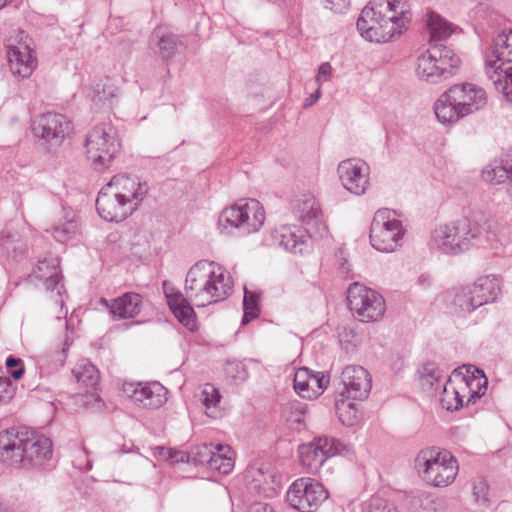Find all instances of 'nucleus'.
Masks as SVG:
<instances>
[{
  "label": "nucleus",
  "instance_id": "1",
  "mask_svg": "<svg viewBox=\"0 0 512 512\" xmlns=\"http://www.w3.org/2000/svg\"><path fill=\"white\" fill-rule=\"evenodd\" d=\"M163 291L167 304L178 321L193 330L196 315L191 303L205 307L226 299L233 288V281L224 268L214 262L199 261L187 272L185 294L169 281H164Z\"/></svg>",
  "mask_w": 512,
  "mask_h": 512
},
{
  "label": "nucleus",
  "instance_id": "2",
  "mask_svg": "<svg viewBox=\"0 0 512 512\" xmlns=\"http://www.w3.org/2000/svg\"><path fill=\"white\" fill-rule=\"evenodd\" d=\"M52 441L27 428L11 427L0 432V463L15 470L28 471L50 460Z\"/></svg>",
  "mask_w": 512,
  "mask_h": 512
},
{
  "label": "nucleus",
  "instance_id": "3",
  "mask_svg": "<svg viewBox=\"0 0 512 512\" xmlns=\"http://www.w3.org/2000/svg\"><path fill=\"white\" fill-rule=\"evenodd\" d=\"M501 236L491 222L481 224L476 219L463 217L437 226L430 237V246L442 253L457 255L472 247H494Z\"/></svg>",
  "mask_w": 512,
  "mask_h": 512
},
{
  "label": "nucleus",
  "instance_id": "4",
  "mask_svg": "<svg viewBox=\"0 0 512 512\" xmlns=\"http://www.w3.org/2000/svg\"><path fill=\"white\" fill-rule=\"evenodd\" d=\"M406 3L402 0H372L357 20L361 36L371 42H387L409 22Z\"/></svg>",
  "mask_w": 512,
  "mask_h": 512
},
{
  "label": "nucleus",
  "instance_id": "5",
  "mask_svg": "<svg viewBox=\"0 0 512 512\" xmlns=\"http://www.w3.org/2000/svg\"><path fill=\"white\" fill-rule=\"evenodd\" d=\"M293 210L298 219L306 226L305 230L283 226L276 230L274 238L287 251L303 255L311 248V240L322 239L328 234V228L322 219V211L311 195H303L294 200Z\"/></svg>",
  "mask_w": 512,
  "mask_h": 512
},
{
  "label": "nucleus",
  "instance_id": "6",
  "mask_svg": "<svg viewBox=\"0 0 512 512\" xmlns=\"http://www.w3.org/2000/svg\"><path fill=\"white\" fill-rule=\"evenodd\" d=\"M487 103L484 89L471 84H456L445 91L434 104V112L443 124H452L483 108Z\"/></svg>",
  "mask_w": 512,
  "mask_h": 512
},
{
  "label": "nucleus",
  "instance_id": "7",
  "mask_svg": "<svg viewBox=\"0 0 512 512\" xmlns=\"http://www.w3.org/2000/svg\"><path fill=\"white\" fill-rule=\"evenodd\" d=\"M485 72L496 90L512 102V29L493 39L485 54Z\"/></svg>",
  "mask_w": 512,
  "mask_h": 512
},
{
  "label": "nucleus",
  "instance_id": "8",
  "mask_svg": "<svg viewBox=\"0 0 512 512\" xmlns=\"http://www.w3.org/2000/svg\"><path fill=\"white\" fill-rule=\"evenodd\" d=\"M460 63L451 48L435 43L418 56L415 73L421 81L438 84L452 77Z\"/></svg>",
  "mask_w": 512,
  "mask_h": 512
},
{
  "label": "nucleus",
  "instance_id": "9",
  "mask_svg": "<svg viewBox=\"0 0 512 512\" xmlns=\"http://www.w3.org/2000/svg\"><path fill=\"white\" fill-rule=\"evenodd\" d=\"M265 221V211L258 200H239L225 208L218 219L219 228L227 234L235 231L248 235L260 230Z\"/></svg>",
  "mask_w": 512,
  "mask_h": 512
},
{
  "label": "nucleus",
  "instance_id": "10",
  "mask_svg": "<svg viewBox=\"0 0 512 512\" xmlns=\"http://www.w3.org/2000/svg\"><path fill=\"white\" fill-rule=\"evenodd\" d=\"M415 463L421 477L435 487L451 484L459 470L455 457L449 451L438 448L422 450Z\"/></svg>",
  "mask_w": 512,
  "mask_h": 512
},
{
  "label": "nucleus",
  "instance_id": "11",
  "mask_svg": "<svg viewBox=\"0 0 512 512\" xmlns=\"http://www.w3.org/2000/svg\"><path fill=\"white\" fill-rule=\"evenodd\" d=\"M85 149L87 159L95 170L107 168L120 151L116 128L110 122L94 126L86 135Z\"/></svg>",
  "mask_w": 512,
  "mask_h": 512
},
{
  "label": "nucleus",
  "instance_id": "12",
  "mask_svg": "<svg viewBox=\"0 0 512 512\" xmlns=\"http://www.w3.org/2000/svg\"><path fill=\"white\" fill-rule=\"evenodd\" d=\"M395 211L379 209L370 226V243L380 252H393L401 246L405 230Z\"/></svg>",
  "mask_w": 512,
  "mask_h": 512
},
{
  "label": "nucleus",
  "instance_id": "13",
  "mask_svg": "<svg viewBox=\"0 0 512 512\" xmlns=\"http://www.w3.org/2000/svg\"><path fill=\"white\" fill-rule=\"evenodd\" d=\"M347 301L349 309L361 322L378 321L386 311L383 296L358 282L352 283L347 289Z\"/></svg>",
  "mask_w": 512,
  "mask_h": 512
},
{
  "label": "nucleus",
  "instance_id": "14",
  "mask_svg": "<svg viewBox=\"0 0 512 512\" xmlns=\"http://www.w3.org/2000/svg\"><path fill=\"white\" fill-rule=\"evenodd\" d=\"M327 497L323 484L309 477L295 480L286 493L289 505L300 512L316 511Z\"/></svg>",
  "mask_w": 512,
  "mask_h": 512
},
{
  "label": "nucleus",
  "instance_id": "15",
  "mask_svg": "<svg viewBox=\"0 0 512 512\" xmlns=\"http://www.w3.org/2000/svg\"><path fill=\"white\" fill-rule=\"evenodd\" d=\"M34 135L51 146L60 145L71 133V121L60 113H43L33 120Z\"/></svg>",
  "mask_w": 512,
  "mask_h": 512
},
{
  "label": "nucleus",
  "instance_id": "16",
  "mask_svg": "<svg viewBox=\"0 0 512 512\" xmlns=\"http://www.w3.org/2000/svg\"><path fill=\"white\" fill-rule=\"evenodd\" d=\"M369 166L361 159H346L339 163L337 172L343 187L352 194H364L369 185Z\"/></svg>",
  "mask_w": 512,
  "mask_h": 512
},
{
  "label": "nucleus",
  "instance_id": "17",
  "mask_svg": "<svg viewBox=\"0 0 512 512\" xmlns=\"http://www.w3.org/2000/svg\"><path fill=\"white\" fill-rule=\"evenodd\" d=\"M133 211L137 210L148 192V185L136 176L116 175L106 185Z\"/></svg>",
  "mask_w": 512,
  "mask_h": 512
},
{
  "label": "nucleus",
  "instance_id": "18",
  "mask_svg": "<svg viewBox=\"0 0 512 512\" xmlns=\"http://www.w3.org/2000/svg\"><path fill=\"white\" fill-rule=\"evenodd\" d=\"M341 382L347 399L364 400L371 390V377L366 369L358 365L346 366L341 373Z\"/></svg>",
  "mask_w": 512,
  "mask_h": 512
},
{
  "label": "nucleus",
  "instance_id": "19",
  "mask_svg": "<svg viewBox=\"0 0 512 512\" xmlns=\"http://www.w3.org/2000/svg\"><path fill=\"white\" fill-rule=\"evenodd\" d=\"M126 395L144 408L156 409L167 401V389L159 382L130 383L124 386Z\"/></svg>",
  "mask_w": 512,
  "mask_h": 512
},
{
  "label": "nucleus",
  "instance_id": "20",
  "mask_svg": "<svg viewBox=\"0 0 512 512\" xmlns=\"http://www.w3.org/2000/svg\"><path fill=\"white\" fill-rule=\"evenodd\" d=\"M96 209L99 216L108 222H121L134 212L133 208L119 199L107 186L103 187L98 193Z\"/></svg>",
  "mask_w": 512,
  "mask_h": 512
},
{
  "label": "nucleus",
  "instance_id": "21",
  "mask_svg": "<svg viewBox=\"0 0 512 512\" xmlns=\"http://www.w3.org/2000/svg\"><path fill=\"white\" fill-rule=\"evenodd\" d=\"M32 277L44 281L46 291L51 293L56 304L63 303L62 292L64 286L61 283L62 276L55 259L39 261L36 269L32 273Z\"/></svg>",
  "mask_w": 512,
  "mask_h": 512
},
{
  "label": "nucleus",
  "instance_id": "22",
  "mask_svg": "<svg viewBox=\"0 0 512 512\" xmlns=\"http://www.w3.org/2000/svg\"><path fill=\"white\" fill-rule=\"evenodd\" d=\"M7 58L11 72L21 78L29 77L37 63L33 50L21 43L8 46Z\"/></svg>",
  "mask_w": 512,
  "mask_h": 512
},
{
  "label": "nucleus",
  "instance_id": "23",
  "mask_svg": "<svg viewBox=\"0 0 512 512\" xmlns=\"http://www.w3.org/2000/svg\"><path fill=\"white\" fill-rule=\"evenodd\" d=\"M142 300L143 299L140 294L127 292L110 302L104 298L101 301L106 304L113 318L115 320H120L136 317L141 311Z\"/></svg>",
  "mask_w": 512,
  "mask_h": 512
},
{
  "label": "nucleus",
  "instance_id": "24",
  "mask_svg": "<svg viewBox=\"0 0 512 512\" xmlns=\"http://www.w3.org/2000/svg\"><path fill=\"white\" fill-rule=\"evenodd\" d=\"M27 244L20 234L9 227L0 232V253L6 258L19 261L27 252Z\"/></svg>",
  "mask_w": 512,
  "mask_h": 512
},
{
  "label": "nucleus",
  "instance_id": "25",
  "mask_svg": "<svg viewBox=\"0 0 512 512\" xmlns=\"http://www.w3.org/2000/svg\"><path fill=\"white\" fill-rule=\"evenodd\" d=\"M470 287L480 306L495 301L501 292L500 280L494 275L480 277Z\"/></svg>",
  "mask_w": 512,
  "mask_h": 512
},
{
  "label": "nucleus",
  "instance_id": "26",
  "mask_svg": "<svg viewBox=\"0 0 512 512\" xmlns=\"http://www.w3.org/2000/svg\"><path fill=\"white\" fill-rule=\"evenodd\" d=\"M152 41L155 42L158 47V54L164 61L173 58L183 46V42L178 35L163 32L161 29H156L153 32Z\"/></svg>",
  "mask_w": 512,
  "mask_h": 512
},
{
  "label": "nucleus",
  "instance_id": "27",
  "mask_svg": "<svg viewBox=\"0 0 512 512\" xmlns=\"http://www.w3.org/2000/svg\"><path fill=\"white\" fill-rule=\"evenodd\" d=\"M77 381L87 391L95 390L99 384L100 374L98 369L87 359H81L72 370Z\"/></svg>",
  "mask_w": 512,
  "mask_h": 512
},
{
  "label": "nucleus",
  "instance_id": "28",
  "mask_svg": "<svg viewBox=\"0 0 512 512\" xmlns=\"http://www.w3.org/2000/svg\"><path fill=\"white\" fill-rule=\"evenodd\" d=\"M478 301L469 285L453 292L451 307L454 313L465 316L480 307Z\"/></svg>",
  "mask_w": 512,
  "mask_h": 512
},
{
  "label": "nucleus",
  "instance_id": "29",
  "mask_svg": "<svg viewBox=\"0 0 512 512\" xmlns=\"http://www.w3.org/2000/svg\"><path fill=\"white\" fill-rule=\"evenodd\" d=\"M214 465H207V470L219 475H228L234 468V452L228 445L217 444L213 452Z\"/></svg>",
  "mask_w": 512,
  "mask_h": 512
},
{
  "label": "nucleus",
  "instance_id": "30",
  "mask_svg": "<svg viewBox=\"0 0 512 512\" xmlns=\"http://www.w3.org/2000/svg\"><path fill=\"white\" fill-rule=\"evenodd\" d=\"M317 382L314 373L306 367L299 368L293 378V387L295 392L302 398H315L313 385Z\"/></svg>",
  "mask_w": 512,
  "mask_h": 512
},
{
  "label": "nucleus",
  "instance_id": "31",
  "mask_svg": "<svg viewBox=\"0 0 512 512\" xmlns=\"http://www.w3.org/2000/svg\"><path fill=\"white\" fill-rule=\"evenodd\" d=\"M421 386L424 390L433 393L442 387L443 372L434 362L425 363L420 370Z\"/></svg>",
  "mask_w": 512,
  "mask_h": 512
},
{
  "label": "nucleus",
  "instance_id": "32",
  "mask_svg": "<svg viewBox=\"0 0 512 512\" xmlns=\"http://www.w3.org/2000/svg\"><path fill=\"white\" fill-rule=\"evenodd\" d=\"M216 449V445L212 443L199 444L191 448L189 453H186L185 461L194 464L195 466H203L207 468V465H214L216 460H213V452Z\"/></svg>",
  "mask_w": 512,
  "mask_h": 512
},
{
  "label": "nucleus",
  "instance_id": "33",
  "mask_svg": "<svg viewBox=\"0 0 512 512\" xmlns=\"http://www.w3.org/2000/svg\"><path fill=\"white\" fill-rule=\"evenodd\" d=\"M299 458L301 465L312 473L317 472L326 462V456L311 443L299 447Z\"/></svg>",
  "mask_w": 512,
  "mask_h": 512
},
{
  "label": "nucleus",
  "instance_id": "34",
  "mask_svg": "<svg viewBox=\"0 0 512 512\" xmlns=\"http://www.w3.org/2000/svg\"><path fill=\"white\" fill-rule=\"evenodd\" d=\"M482 178L491 184L509 181L512 188V160H507L501 165L487 166L482 171Z\"/></svg>",
  "mask_w": 512,
  "mask_h": 512
},
{
  "label": "nucleus",
  "instance_id": "35",
  "mask_svg": "<svg viewBox=\"0 0 512 512\" xmlns=\"http://www.w3.org/2000/svg\"><path fill=\"white\" fill-rule=\"evenodd\" d=\"M46 231L51 233L56 241L65 243L76 236L78 225L74 215L66 216L64 221H59Z\"/></svg>",
  "mask_w": 512,
  "mask_h": 512
},
{
  "label": "nucleus",
  "instance_id": "36",
  "mask_svg": "<svg viewBox=\"0 0 512 512\" xmlns=\"http://www.w3.org/2000/svg\"><path fill=\"white\" fill-rule=\"evenodd\" d=\"M117 95V88L109 79L101 80L93 87L92 101L95 105L110 107Z\"/></svg>",
  "mask_w": 512,
  "mask_h": 512
},
{
  "label": "nucleus",
  "instance_id": "37",
  "mask_svg": "<svg viewBox=\"0 0 512 512\" xmlns=\"http://www.w3.org/2000/svg\"><path fill=\"white\" fill-rule=\"evenodd\" d=\"M427 26L432 41H441L451 35L449 23L435 12H429L427 14Z\"/></svg>",
  "mask_w": 512,
  "mask_h": 512
},
{
  "label": "nucleus",
  "instance_id": "38",
  "mask_svg": "<svg viewBox=\"0 0 512 512\" xmlns=\"http://www.w3.org/2000/svg\"><path fill=\"white\" fill-rule=\"evenodd\" d=\"M466 386L469 388L470 396L467 403L474 401L484 395L487 389V378L483 371L476 369V374H473L469 379L464 377Z\"/></svg>",
  "mask_w": 512,
  "mask_h": 512
},
{
  "label": "nucleus",
  "instance_id": "39",
  "mask_svg": "<svg viewBox=\"0 0 512 512\" xmlns=\"http://www.w3.org/2000/svg\"><path fill=\"white\" fill-rule=\"evenodd\" d=\"M259 295L256 292L244 289L243 299V318L242 325L248 324L251 320L255 319L259 315Z\"/></svg>",
  "mask_w": 512,
  "mask_h": 512
},
{
  "label": "nucleus",
  "instance_id": "40",
  "mask_svg": "<svg viewBox=\"0 0 512 512\" xmlns=\"http://www.w3.org/2000/svg\"><path fill=\"white\" fill-rule=\"evenodd\" d=\"M311 444L316 448V450H319L320 453L326 456V460L339 454L344 448V445L339 440L328 436L319 437Z\"/></svg>",
  "mask_w": 512,
  "mask_h": 512
},
{
  "label": "nucleus",
  "instance_id": "41",
  "mask_svg": "<svg viewBox=\"0 0 512 512\" xmlns=\"http://www.w3.org/2000/svg\"><path fill=\"white\" fill-rule=\"evenodd\" d=\"M224 373L235 382H243L248 378V370L245 364L239 360H227Z\"/></svg>",
  "mask_w": 512,
  "mask_h": 512
},
{
  "label": "nucleus",
  "instance_id": "42",
  "mask_svg": "<svg viewBox=\"0 0 512 512\" xmlns=\"http://www.w3.org/2000/svg\"><path fill=\"white\" fill-rule=\"evenodd\" d=\"M201 397L206 408V413L210 416L211 414L209 411L218 406L221 400V394L213 384L207 383L203 387Z\"/></svg>",
  "mask_w": 512,
  "mask_h": 512
},
{
  "label": "nucleus",
  "instance_id": "43",
  "mask_svg": "<svg viewBox=\"0 0 512 512\" xmlns=\"http://www.w3.org/2000/svg\"><path fill=\"white\" fill-rule=\"evenodd\" d=\"M443 397L441 399L443 407L447 410H457L463 406V398L456 389L450 390L446 385L443 386Z\"/></svg>",
  "mask_w": 512,
  "mask_h": 512
},
{
  "label": "nucleus",
  "instance_id": "44",
  "mask_svg": "<svg viewBox=\"0 0 512 512\" xmlns=\"http://www.w3.org/2000/svg\"><path fill=\"white\" fill-rule=\"evenodd\" d=\"M153 455L158 460L168 461L172 463L185 462L186 453L176 451L163 446H157L153 449Z\"/></svg>",
  "mask_w": 512,
  "mask_h": 512
},
{
  "label": "nucleus",
  "instance_id": "45",
  "mask_svg": "<svg viewBox=\"0 0 512 512\" xmlns=\"http://www.w3.org/2000/svg\"><path fill=\"white\" fill-rule=\"evenodd\" d=\"M366 512H399V510L388 501L376 497L370 500Z\"/></svg>",
  "mask_w": 512,
  "mask_h": 512
},
{
  "label": "nucleus",
  "instance_id": "46",
  "mask_svg": "<svg viewBox=\"0 0 512 512\" xmlns=\"http://www.w3.org/2000/svg\"><path fill=\"white\" fill-rule=\"evenodd\" d=\"M14 392L15 389L11 380L6 376H0V404L10 401Z\"/></svg>",
  "mask_w": 512,
  "mask_h": 512
},
{
  "label": "nucleus",
  "instance_id": "47",
  "mask_svg": "<svg viewBox=\"0 0 512 512\" xmlns=\"http://www.w3.org/2000/svg\"><path fill=\"white\" fill-rule=\"evenodd\" d=\"M5 364H6L9 374L14 379H20L22 377V375L24 374V366H23V362L20 358L9 356L6 359Z\"/></svg>",
  "mask_w": 512,
  "mask_h": 512
},
{
  "label": "nucleus",
  "instance_id": "48",
  "mask_svg": "<svg viewBox=\"0 0 512 512\" xmlns=\"http://www.w3.org/2000/svg\"><path fill=\"white\" fill-rule=\"evenodd\" d=\"M324 7L336 13H344L350 5V0H323Z\"/></svg>",
  "mask_w": 512,
  "mask_h": 512
},
{
  "label": "nucleus",
  "instance_id": "49",
  "mask_svg": "<svg viewBox=\"0 0 512 512\" xmlns=\"http://www.w3.org/2000/svg\"><path fill=\"white\" fill-rule=\"evenodd\" d=\"M315 380L317 382L313 385V391L315 393V398L321 395L324 389L327 387L329 383V376L323 373H314Z\"/></svg>",
  "mask_w": 512,
  "mask_h": 512
},
{
  "label": "nucleus",
  "instance_id": "50",
  "mask_svg": "<svg viewBox=\"0 0 512 512\" xmlns=\"http://www.w3.org/2000/svg\"><path fill=\"white\" fill-rule=\"evenodd\" d=\"M488 492V485L484 479H480L473 486V494L477 501L486 502Z\"/></svg>",
  "mask_w": 512,
  "mask_h": 512
},
{
  "label": "nucleus",
  "instance_id": "51",
  "mask_svg": "<svg viewBox=\"0 0 512 512\" xmlns=\"http://www.w3.org/2000/svg\"><path fill=\"white\" fill-rule=\"evenodd\" d=\"M332 67L328 62H323L319 68L316 76V81L321 84L324 81H328L331 77Z\"/></svg>",
  "mask_w": 512,
  "mask_h": 512
},
{
  "label": "nucleus",
  "instance_id": "52",
  "mask_svg": "<svg viewBox=\"0 0 512 512\" xmlns=\"http://www.w3.org/2000/svg\"><path fill=\"white\" fill-rule=\"evenodd\" d=\"M290 409L295 411L293 418H287L288 421L301 424L304 418V405L300 402L290 404Z\"/></svg>",
  "mask_w": 512,
  "mask_h": 512
},
{
  "label": "nucleus",
  "instance_id": "53",
  "mask_svg": "<svg viewBox=\"0 0 512 512\" xmlns=\"http://www.w3.org/2000/svg\"><path fill=\"white\" fill-rule=\"evenodd\" d=\"M71 343H72V341H70L69 338L67 337L63 343L62 350L60 352L56 353V358H57L56 366L62 367L64 365V363L66 361V357H67V351L69 350Z\"/></svg>",
  "mask_w": 512,
  "mask_h": 512
},
{
  "label": "nucleus",
  "instance_id": "54",
  "mask_svg": "<svg viewBox=\"0 0 512 512\" xmlns=\"http://www.w3.org/2000/svg\"><path fill=\"white\" fill-rule=\"evenodd\" d=\"M247 512H274V509L268 503L256 502L250 505Z\"/></svg>",
  "mask_w": 512,
  "mask_h": 512
},
{
  "label": "nucleus",
  "instance_id": "55",
  "mask_svg": "<svg viewBox=\"0 0 512 512\" xmlns=\"http://www.w3.org/2000/svg\"><path fill=\"white\" fill-rule=\"evenodd\" d=\"M354 406H355V404L353 402L347 401L345 399L336 400V408L339 413V418H340V420H342V422H344V420L342 419L341 411L346 407L355 410Z\"/></svg>",
  "mask_w": 512,
  "mask_h": 512
},
{
  "label": "nucleus",
  "instance_id": "56",
  "mask_svg": "<svg viewBox=\"0 0 512 512\" xmlns=\"http://www.w3.org/2000/svg\"><path fill=\"white\" fill-rule=\"evenodd\" d=\"M321 96V90H320V87H318L316 89V91L312 94H310V96L305 100L304 102V107L307 108V107H310L312 106Z\"/></svg>",
  "mask_w": 512,
  "mask_h": 512
},
{
  "label": "nucleus",
  "instance_id": "57",
  "mask_svg": "<svg viewBox=\"0 0 512 512\" xmlns=\"http://www.w3.org/2000/svg\"><path fill=\"white\" fill-rule=\"evenodd\" d=\"M275 493H276V491L271 487L263 488L262 490H259V494H262L265 497H272Z\"/></svg>",
  "mask_w": 512,
  "mask_h": 512
},
{
  "label": "nucleus",
  "instance_id": "58",
  "mask_svg": "<svg viewBox=\"0 0 512 512\" xmlns=\"http://www.w3.org/2000/svg\"><path fill=\"white\" fill-rule=\"evenodd\" d=\"M341 270H342V272H345V273L349 272V268L345 266L344 262L341 263Z\"/></svg>",
  "mask_w": 512,
  "mask_h": 512
},
{
  "label": "nucleus",
  "instance_id": "59",
  "mask_svg": "<svg viewBox=\"0 0 512 512\" xmlns=\"http://www.w3.org/2000/svg\"><path fill=\"white\" fill-rule=\"evenodd\" d=\"M10 0H0V9L4 7Z\"/></svg>",
  "mask_w": 512,
  "mask_h": 512
}]
</instances>
